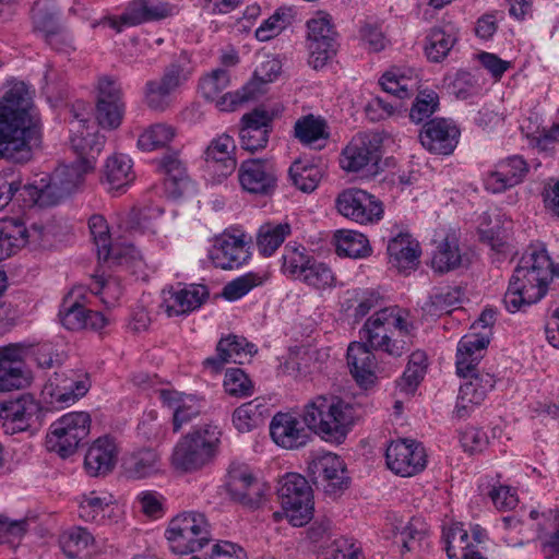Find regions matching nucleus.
<instances>
[{
	"label": "nucleus",
	"instance_id": "nucleus-20",
	"mask_svg": "<svg viewBox=\"0 0 559 559\" xmlns=\"http://www.w3.org/2000/svg\"><path fill=\"white\" fill-rule=\"evenodd\" d=\"M388 467L396 475L409 477L426 467L425 449L413 440H399L389 444L385 451Z\"/></svg>",
	"mask_w": 559,
	"mask_h": 559
},
{
	"label": "nucleus",
	"instance_id": "nucleus-36",
	"mask_svg": "<svg viewBox=\"0 0 559 559\" xmlns=\"http://www.w3.org/2000/svg\"><path fill=\"white\" fill-rule=\"evenodd\" d=\"M538 523V539L545 559H559V510L549 509L542 513Z\"/></svg>",
	"mask_w": 559,
	"mask_h": 559
},
{
	"label": "nucleus",
	"instance_id": "nucleus-45",
	"mask_svg": "<svg viewBox=\"0 0 559 559\" xmlns=\"http://www.w3.org/2000/svg\"><path fill=\"white\" fill-rule=\"evenodd\" d=\"M288 175L292 183L305 193L314 191L322 178V173L317 165L301 159L292 164Z\"/></svg>",
	"mask_w": 559,
	"mask_h": 559
},
{
	"label": "nucleus",
	"instance_id": "nucleus-26",
	"mask_svg": "<svg viewBox=\"0 0 559 559\" xmlns=\"http://www.w3.org/2000/svg\"><path fill=\"white\" fill-rule=\"evenodd\" d=\"M173 14V7L160 0H133L120 20H109L110 27L121 31L122 26H134L148 21H158Z\"/></svg>",
	"mask_w": 559,
	"mask_h": 559
},
{
	"label": "nucleus",
	"instance_id": "nucleus-41",
	"mask_svg": "<svg viewBox=\"0 0 559 559\" xmlns=\"http://www.w3.org/2000/svg\"><path fill=\"white\" fill-rule=\"evenodd\" d=\"M468 533L462 524L452 525L445 533V550L450 559H486L468 543Z\"/></svg>",
	"mask_w": 559,
	"mask_h": 559
},
{
	"label": "nucleus",
	"instance_id": "nucleus-8",
	"mask_svg": "<svg viewBox=\"0 0 559 559\" xmlns=\"http://www.w3.org/2000/svg\"><path fill=\"white\" fill-rule=\"evenodd\" d=\"M277 495L289 522L300 527L307 524L313 514L312 489L307 479L296 473H289L280 480Z\"/></svg>",
	"mask_w": 559,
	"mask_h": 559
},
{
	"label": "nucleus",
	"instance_id": "nucleus-42",
	"mask_svg": "<svg viewBox=\"0 0 559 559\" xmlns=\"http://www.w3.org/2000/svg\"><path fill=\"white\" fill-rule=\"evenodd\" d=\"M267 413L264 399L257 397L234 411L233 423L238 431L247 432L262 424Z\"/></svg>",
	"mask_w": 559,
	"mask_h": 559
},
{
	"label": "nucleus",
	"instance_id": "nucleus-57",
	"mask_svg": "<svg viewBox=\"0 0 559 559\" xmlns=\"http://www.w3.org/2000/svg\"><path fill=\"white\" fill-rule=\"evenodd\" d=\"M461 296L462 290L457 287L436 293L425 301L423 310L427 314L435 317H439L443 313H450L451 308L460 301Z\"/></svg>",
	"mask_w": 559,
	"mask_h": 559
},
{
	"label": "nucleus",
	"instance_id": "nucleus-52",
	"mask_svg": "<svg viewBox=\"0 0 559 559\" xmlns=\"http://www.w3.org/2000/svg\"><path fill=\"white\" fill-rule=\"evenodd\" d=\"M294 133L302 144L307 145L329 138L326 122L321 118H316L313 115L299 118L295 123Z\"/></svg>",
	"mask_w": 559,
	"mask_h": 559
},
{
	"label": "nucleus",
	"instance_id": "nucleus-16",
	"mask_svg": "<svg viewBox=\"0 0 559 559\" xmlns=\"http://www.w3.org/2000/svg\"><path fill=\"white\" fill-rule=\"evenodd\" d=\"M238 178L248 193L267 197L277 188L278 174L272 160L250 158L240 164Z\"/></svg>",
	"mask_w": 559,
	"mask_h": 559
},
{
	"label": "nucleus",
	"instance_id": "nucleus-60",
	"mask_svg": "<svg viewBox=\"0 0 559 559\" xmlns=\"http://www.w3.org/2000/svg\"><path fill=\"white\" fill-rule=\"evenodd\" d=\"M33 27L36 32L46 36L53 35V31L59 29L62 25L59 23L57 12L46 2L38 1L32 9Z\"/></svg>",
	"mask_w": 559,
	"mask_h": 559
},
{
	"label": "nucleus",
	"instance_id": "nucleus-35",
	"mask_svg": "<svg viewBox=\"0 0 559 559\" xmlns=\"http://www.w3.org/2000/svg\"><path fill=\"white\" fill-rule=\"evenodd\" d=\"M236 144L228 134H222L213 139L204 152V158L207 164L219 171L221 176H229L237 167V160L234 157Z\"/></svg>",
	"mask_w": 559,
	"mask_h": 559
},
{
	"label": "nucleus",
	"instance_id": "nucleus-47",
	"mask_svg": "<svg viewBox=\"0 0 559 559\" xmlns=\"http://www.w3.org/2000/svg\"><path fill=\"white\" fill-rule=\"evenodd\" d=\"M159 167L166 176V186L171 189V193L181 195L188 182V175L178 152L165 154L160 158Z\"/></svg>",
	"mask_w": 559,
	"mask_h": 559
},
{
	"label": "nucleus",
	"instance_id": "nucleus-43",
	"mask_svg": "<svg viewBox=\"0 0 559 559\" xmlns=\"http://www.w3.org/2000/svg\"><path fill=\"white\" fill-rule=\"evenodd\" d=\"M34 204L47 207L58 204L68 195L61 191L59 185H55L52 175H47L39 180L24 187Z\"/></svg>",
	"mask_w": 559,
	"mask_h": 559
},
{
	"label": "nucleus",
	"instance_id": "nucleus-11",
	"mask_svg": "<svg viewBox=\"0 0 559 559\" xmlns=\"http://www.w3.org/2000/svg\"><path fill=\"white\" fill-rule=\"evenodd\" d=\"M309 63L313 69L323 68L337 51V33L331 22V16L322 12L308 21Z\"/></svg>",
	"mask_w": 559,
	"mask_h": 559
},
{
	"label": "nucleus",
	"instance_id": "nucleus-50",
	"mask_svg": "<svg viewBox=\"0 0 559 559\" xmlns=\"http://www.w3.org/2000/svg\"><path fill=\"white\" fill-rule=\"evenodd\" d=\"M411 73L409 70L392 68L381 76L380 85L385 93L397 99L407 98L412 95L415 86Z\"/></svg>",
	"mask_w": 559,
	"mask_h": 559
},
{
	"label": "nucleus",
	"instance_id": "nucleus-61",
	"mask_svg": "<svg viewBox=\"0 0 559 559\" xmlns=\"http://www.w3.org/2000/svg\"><path fill=\"white\" fill-rule=\"evenodd\" d=\"M110 503V498L98 497L95 492H91L80 502L79 516L86 522H100L107 516L106 509Z\"/></svg>",
	"mask_w": 559,
	"mask_h": 559
},
{
	"label": "nucleus",
	"instance_id": "nucleus-24",
	"mask_svg": "<svg viewBox=\"0 0 559 559\" xmlns=\"http://www.w3.org/2000/svg\"><path fill=\"white\" fill-rule=\"evenodd\" d=\"M24 348L10 344L0 348V392L20 390L27 386L31 376L23 369Z\"/></svg>",
	"mask_w": 559,
	"mask_h": 559
},
{
	"label": "nucleus",
	"instance_id": "nucleus-13",
	"mask_svg": "<svg viewBox=\"0 0 559 559\" xmlns=\"http://www.w3.org/2000/svg\"><path fill=\"white\" fill-rule=\"evenodd\" d=\"M308 476L317 488L329 496H338L349 487L350 478L340 456L324 453L313 459L308 466Z\"/></svg>",
	"mask_w": 559,
	"mask_h": 559
},
{
	"label": "nucleus",
	"instance_id": "nucleus-9",
	"mask_svg": "<svg viewBox=\"0 0 559 559\" xmlns=\"http://www.w3.org/2000/svg\"><path fill=\"white\" fill-rule=\"evenodd\" d=\"M91 416L86 412H73L63 415L50 425L46 444L50 451L61 457L72 455L80 443L88 436Z\"/></svg>",
	"mask_w": 559,
	"mask_h": 559
},
{
	"label": "nucleus",
	"instance_id": "nucleus-12",
	"mask_svg": "<svg viewBox=\"0 0 559 559\" xmlns=\"http://www.w3.org/2000/svg\"><path fill=\"white\" fill-rule=\"evenodd\" d=\"M43 226L26 227L20 217L0 218V261L15 254L25 247L37 249L43 246Z\"/></svg>",
	"mask_w": 559,
	"mask_h": 559
},
{
	"label": "nucleus",
	"instance_id": "nucleus-33",
	"mask_svg": "<svg viewBox=\"0 0 559 559\" xmlns=\"http://www.w3.org/2000/svg\"><path fill=\"white\" fill-rule=\"evenodd\" d=\"M388 254L391 265L400 272L415 270L419 264V245L407 234H400L389 241Z\"/></svg>",
	"mask_w": 559,
	"mask_h": 559
},
{
	"label": "nucleus",
	"instance_id": "nucleus-32",
	"mask_svg": "<svg viewBox=\"0 0 559 559\" xmlns=\"http://www.w3.org/2000/svg\"><path fill=\"white\" fill-rule=\"evenodd\" d=\"M85 122L84 119L78 121V129L70 138V144L76 154L74 163H80L85 170H93L95 160L104 147L105 138L97 133L80 130V128H84L83 123Z\"/></svg>",
	"mask_w": 559,
	"mask_h": 559
},
{
	"label": "nucleus",
	"instance_id": "nucleus-54",
	"mask_svg": "<svg viewBox=\"0 0 559 559\" xmlns=\"http://www.w3.org/2000/svg\"><path fill=\"white\" fill-rule=\"evenodd\" d=\"M90 170L83 169L80 163L62 165L51 174L55 185H59L62 192L68 197L73 193L84 180V175Z\"/></svg>",
	"mask_w": 559,
	"mask_h": 559
},
{
	"label": "nucleus",
	"instance_id": "nucleus-25",
	"mask_svg": "<svg viewBox=\"0 0 559 559\" xmlns=\"http://www.w3.org/2000/svg\"><path fill=\"white\" fill-rule=\"evenodd\" d=\"M249 251L243 236L223 233L215 238L210 250V259L216 267L233 270L242 265L249 259Z\"/></svg>",
	"mask_w": 559,
	"mask_h": 559
},
{
	"label": "nucleus",
	"instance_id": "nucleus-31",
	"mask_svg": "<svg viewBox=\"0 0 559 559\" xmlns=\"http://www.w3.org/2000/svg\"><path fill=\"white\" fill-rule=\"evenodd\" d=\"M366 343L353 342L347 348V365L356 382L361 386L371 385L376 379L377 361Z\"/></svg>",
	"mask_w": 559,
	"mask_h": 559
},
{
	"label": "nucleus",
	"instance_id": "nucleus-6",
	"mask_svg": "<svg viewBox=\"0 0 559 559\" xmlns=\"http://www.w3.org/2000/svg\"><path fill=\"white\" fill-rule=\"evenodd\" d=\"M221 432L216 426L204 425L187 433L174 449L171 462L177 469L197 471L215 455Z\"/></svg>",
	"mask_w": 559,
	"mask_h": 559
},
{
	"label": "nucleus",
	"instance_id": "nucleus-3",
	"mask_svg": "<svg viewBox=\"0 0 559 559\" xmlns=\"http://www.w3.org/2000/svg\"><path fill=\"white\" fill-rule=\"evenodd\" d=\"M399 307L383 308L369 317L359 331L360 340L373 350L401 357L413 345V324Z\"/></svg>",
	"mask_w": 559,
	"mask_h": 559
},
{
	"label": "nucleus",
	"instance_id": "nucleus-10",
	"mask_svg": "<svg viewBox=\"0 0 559 559\" xmlns=\"http://www.w3.org/2000/svg\"><path fill=\"white\" fill-rule=\"evenodd\" d=\"M381 138L377 133H357L343 148L340 165L347 173L376 176L381 158Z\"/></svg>",
	"mask_w": 559,
	"mask_h": 559
},
{
	"label": "nucleus",
	"instance_id": "nucleus-4",
	"mask_svg": "<svg viewBox=\"0 0 559 559\" xmlns=\"http://www.w3.org/2000/svg\"><path fill=\"white\" fill-rule=\"evenodd\" d=\"M302 420L309 431L325 441L341 443L357 417L355 407L335 395H317L304 407Z\"/></svg>",
	"mask_w": 559,
	"mask_h": 559
},
{
	"label": "nucleus",
	"instance_id": "nucleus-63",
	"mask_svg": "<svg viewBox=\"0 0 559 559\" xmlns=\"http://www.w3.org/2000/svg\"><path fill=\"white\" fill-rule=\"evenodd\" d=\"M258 88L254 82H248L240 90L219 95L214 102L221 111H235L239 106L255 97Z\"/></svg>",
	"mask_w": 559,
	"mask_h": 559
},
{
	"label": "nucleus",
	"instance_id": "nucleus-44",
	"mask_svg": "<svg viewBox=\"0 0 559 559\" xmlns=\"http://www.w3.org/2000/svg\"><path fill=\"white\" fill-rule=\"evenodd\" d=\"M159 456L152 449L140 450L128 457L124 463V471L128 477L142 479L155 474L158 471Z\"/></svg>",
	"mask_w": 559,
	"mask_h": 559
},
{
	"label": "nucleus",
	"instance_id": "nucleus-22",
	"mask_svg": "<svg viewBox=\"0 0 559 559\" xmlns=\"http://www.w3.org/2000/svg\"><path fill=\"white\" fill-rule=\"evenodd\" d=\"M460 130L450 120L435 118L426 122L419 132L421 145L431 153L449 155L459 143Z\"/></svg>",
	"mask_w": 559,
	"mask_h": 559
},
{
	"label": "nucleus",
	"instance_id": "nucleus-49",
	"mask_svg": "<svg viewBox=\"0 0 559 559\" xmlns=\"http://www.w3.org/2000/svg\"><path fill=\"white\" fill-rule=\"evenodd\" d=\"M428 535V525L420 518H412L395 533V543L401 546V552L415 551L420 548Z\"/></svg>",
	"mask_w": 559,
	"mask_h": 559
},
{
	"label": "nucleus",
	"instance_id": "nucleus-21",
	"mask_svg": "<svg viewBox=\"0 0 559 559\" xmlns=\"http://www.w3.org/2000/svg\"><path fill=\"white\" fill-rule=\"evenodd\" d=\"M280 110L254 108L245 114L241 118L242 127L239 132L241 147L251 153L262 150L269 142V134L272 131V122Z\"/></svg>",
	"mask_w": 559,
	"mask_h": 559
},
{
	"label": "nucleus",
	"instance_id": "nucleus-17",
	"mask_svg": "<svg viewBox=\"0 0 559 559\" xmlns=\"http://www.w3.org/2000/svg\"><path fill=\"white\" fill-rule=\"evenodd\" d=\"M230 499L245 508L254 510L264 501V485L246 465H231L226 483Z\"/></svg>",
	"mask_w": 559,
	"mask_h": 559
},
{
	"label": "nucleus",
	"instance_id": "nucleus-2",
	"mask_svg": "<svg viewBox=\"0 0 559 559\" xmlns=\"http://www.w3.org/2000/svg\"><path fill=\"white\" fill-rule=\"evenodd\" d=\"M558 274L545 248H530L515 267L503 297L506 309L514 313L523 306L539 301L548 284Z\"/></svg>",
	"mask_w": 559,
	"mask_h": 559
},
{
	"label": "nucleus",
	"instance_id": "nucleus-51",
	"mask_svg": "<svg viewBox=\"0 0 559 559\" xmlns=\"http://www.w3.org/2000/svg\"><path fill=\"white\" fill-rule=\"evenodd\" d=\"M131 160L124 155H114L107 159L105 177L110 189L119 190L134 179Z\"/></svg>",
	"mask_w": 559,
	"mask_h": 559
},
{
	"label": "nucleus",
	"instance_id": "nucleus-40",
	"mask_svg": "<svg viewBox=\"0 0 559 559\" xmlns=\"http://www.w3.org/2000/svg\"><path fill=\"white\" fill-rule=\"evenodd\" d=\"M335 249L340 257L361 259L370 255L368 238L358 231L342 229L334 234Z\"/></svg>",
	"mask_w": 559,
	"mask_h": 559
},
{
	"label": "nucleus",
	"instance_id": "nucleus-18",
	"mask_svg": "<svg viewBox=\"0 0 559 559\" xmlns=\"http://www.w3.org/2000/svg\"><path fill=\"white\" fill-rule=\"evenodd\" d=\"M91 388L87 373H78L74 370L68 372H55L43 390L45 399L51 404L60 406L73 404L83 397Z\"/></svg>",
	"mask_w": 559,
	"mask_h": 559
},
{
	"label": "nucleus",
	"instance_id": "nucleus-58",
	"mask_svg": "<svg viewBox=\"0 0 559 559\" xmlns=\"http://www.w3.org/2000/svg\"><path fill=\"white\" fill-rule=\"evenodd\" d=\"M299 281L317 289H325L334 285L335 276L330 266L313 258Z\"/></svg>",
	"mask_w": 559,
	"mask_h": 559
},
{
	"label": "nucleus",
	"instance_id": "nucleus-29",
	"mask_svg": "<svg viewBox=\"0 0 559 559\" xmlns=\"http://www.w3.org/2000/svg\"><path fill=\"white\" fill-rule=\"evenodd\" d=\"M216 352V357L206 358L203 364L205 367H211L214 371H219L227 362L242 365L257 349L246 338L228 335L219 340Z\"/></svg>",
	"mask_w": 559,
	"mask_h": 559
},
{
	"label": "nucleus",
	"instance_id": "nucleus-19",
	"mask_svg": "<svg viewBox=\"0 0 559 559\" xmlns=\"http://www.w3.org/2000/svg\"><path fill=\"white\" fill-rule=\"evenodd\" d=\"M40 406L31 394L0 402V420L7 432L25 431L39 423Z\"/></svg>",
	"mask_w": 559,
	"mask_h": 559
},
{
	"label": "nucleus",
	"instance_id": "nucleus-1",
	"mask_svg": "<svg viewBox=\"0 0 559 559\" xmlns=\"http://www.w3.org/2000/svg\"><path fill=\"white\" fill-rule=\"evenodd\" d=\"M34 92L22 81H11L0 98V159L27 163L41 143V119Z\"/></svg>",
	"mask_w": 559,
	"mask_h": 559
},
{
	"label": "nucleus",
	"instance_id": "nucleus-30",
	"mask_svg": "<svg viewBox=\"0 0 559 559\" xmlns=\"http://www.w3.org/2000/svg\"><path fill=\"white\" fill-rule=\"evenodd\" d=\"M164 300L162 307L168 317L188 313L199 308L209 297V290L203 285H193L191 288L174 287L163 290Z\"/></svg>",
	"mask_w": 559,
	"mask_h": 559
},
{
	"label": "nucleus",
	"instance_id": "nucleus-5",
	"mask_svg": "<svg viewBox=\"0 0 559 559\" xmlns=\"http://www.w3.org/2000/svg\"><path fill=\"white\" fill-rule=\"evenodd\" d=\"M192 73L190 55L182 51L164 67L158 79L148 80L145 83L144 102L146 106L159 112L167 110L171 105L173 96L180 92L191 79Z\"/></svg>",
	"mask_w": 559,
	"mask_h": 559
},
{
	"label": "nucleus",
	"instance_id": "nucleus-53",
	"mask_svg": "<svg viewBox=\"0 0 559 559\" xmlns=\"http://www.w3.org/2000/svg\"><path fill=\"white\" fill-rule=\"evenodd\" d=\"M289 234L290 226L287 223L277 225L269 223L261 226L257 240L260 252L266 257L273 254Z\"/></svg>",
	"mask_w": 559,
	"mask_h": 559
},
{
	"label": "nucleus",
	"instance_id": "nucleus-27",
	"mask_svg": "<svg viewBox=\"0 0 559 559\" xmlns=\"http://www.w3.org/2000/svg\"><path fill=\"white\" fill-rule=\"evenodd\" d=\"M270 435L277 445L288 450L305 447L311 439L308 428L287 413H277L272 418Z\"/></svg>",
	"mask_w": 559,
	"mask_h": 559
},
{
	"label": "nucleus",
	"instance_id": "nucleus-46",
	"mask_svg": "<svg viewBox=\"0 0 559 559\" xmlns=\"http://www.w3.org/2000/svg\"><path fill=\"white\" fill-rule=\"evenodd\" d=\"M462 265V254L457 240L445 237L433 252L431 266L438 273H447Z\"/></svg>",
	"mask_w": 559,
	"mask_h": 559
},
{
	"label": "nucleus",
	"instance_id": "nucleus-14",
	"mask_svg": "<svg viewBox=\"0 0 559 559\" xmlns=\"http://www.w3.org/2000/svg\"><path fill=\"white\" fill-rule=\"evenodd\" d=\"M83 294V287H75L63 298L59 310L60 322L71 331L98 332L109 323V320L104 313L87 309L80 300L84 297Z\"/></svg>",
	"mask_w": 559,
	"mask_h": 559
},
{
	"label": "nucleus",
	"instance_id": "nucleus-59",
	"mask_svg": "<svg viewBox=\"0 0 559 559\" xmlns=\"http://www.w3.org/2000/svg\"><path fill=\"white\" fill-rule=\"evenodd\" d=\"M230 84V73L223 68L213 70L200 80L199 87L204 98L214 102Z\"/></svg>",
	"mask_w": 559,
	"mask_h": 559
},
{
	"label": "nucleus",
	"instance_id": "nucleus-55",
	"mask_svg": "<svg viewBox=\"0 0 559 559\" xmlns=\"http://www.w3.org/2000/svg\"><path fill=\"white\" fill-rule=\"evenodd\" d=\"M124 111V103L96 102L95 119L103 129L116 130L122 123Z\"/></svg>",
	"mask_w": 559,
	"mask_h": 559
},
{
	"label": "nucleus",
	"instance_id": "nucleus-62",
	"mask_svg": "<svg viewBox=\"0 0 559 559\" xmlns=\"http://www.w3.org/2000/svg\"><path fill=\"white\" fill-rule=\"evenodd\" d=\"M439 106V96L433 91L419 92L409 111V118L415 123H420L430 118Z\"/></svg>",
	"mask_w": 559,
	"mask_h": 559
},
{
	"label": "nucleus",
	"instance_id": "nucleus-7",
	"mask_svg": "<svg viewBox=\"0 0 559 559\" xmlns=\"http://www.w3.org/2000/svg\"><path fill=\"white\" fill-rule=\"evenodd\" d=\"M209 527L202 513L189 512L177 515L170 521L165 533L171 551L187 555L201 550L210 542Z\"/></svg>",
	"mask_w": 559,
	"mask_h": 559
},
{
	"label": "nucleus",
	"instance_id": "nucleus-38",
	"mask_svg": "<svg viewBox=\"0 0 559 559\" xmlns=\"http://www.w3.org/2000/svg\"><path fill=\"white\" fill-rule=\"evenodd\" d=\"M88 227L97 248L98 259L104 261L112 260L120 264L123 255L120 249L112 247L110 243L109 227L106 219L102 215H93L88 221Z\"/></svg>",
	"mask_w": 559,
	"mask_h": 559
},
{
	"label": "nucleus",
	"instance_id": "nucleus-37",
	"mask_svg": "<svg viewBox=\"0 0 559 559\" xmlns=\"http://www.w3.org/2000/svg\"><path fill=\"white\" fill-rule=\"evenodd\" d=\"M457 38L442 27H431L425 37L424 52L428 61L442 62L450 53Z\"/></svg>",
	"mask_w": 559,
	"mask_h": 559
},
{
	"label": "nucleus",
	"instance_id": "nucleus-48",
	"mask_svg": "<svg viewBox=\"0 0 559 559\" xmlns=\"http://www.w3.org/2000/svg\"><path fill=\"white\" fill-rule=\"evenodd\" d=\"M464 379L465 381L460 385L459 392L463 400L474 404H480L488 392L493 389L496 382L492 374L484 371L473 372Z\"/></svg>",
	"mask_w": 559,
	"mask_h": 559
},
{
	"label": "nucleus",
	"instance_id": "nucleus-28",
	"mask_svg": "<svg viewBox=\"0 0 559 559\" xmlns=\"http://www.w3.org/2000/svg\"><path fill=\"white\" fill-rule=\"evenodd\" d=\"M118 460V447L114 438L103 436L88 448L84 468L91 477H104L112 472Z\"/></svg>",
	"mask_w": 559,
	"mask_h": 559
},
{
	"label": "nucleus",
	"instance_id": "nucleus-56",
	"mask_svg": "<svg viewBox=\"0 0 559 559\" xmlns=\"http://www.w3.org/2000/svg\"><path fill=\"white\" fill-rule=\"evenodd\" d=\"M175 136V129L165 123H156L139 138L138 145L143 151H153L167 145Z\"/></svg>",
	"mask_w": 559,
	"mask_h": 559
},
{
	"label": "nucleus",
	"instance_id": "nucleus-34",
	"mask_svg": "<svg viewBox=\"0 0 559 559\" xmlns=\"http://www.w3.org/2000/svg\"><path fill=\"white\" fill-rule=\"evenodd\" d=\"M159 397L165 405L174 411L173 429L175 432L201 414V403L194 396H183L175 391L162 390Z\"/></svg>",
	"mask_w": 559,
	"mask_h": 559
},
{
	"label": "nucleus",
	"instance_id": "nucleus-23",
	"mask_svg": "<svg viewBox=\"0 0 559 559\" xmlns=\"http://www.w3.org/2000/svg\"><path fill=\"white\" fill-rule=\"evenodd\" d=\"M528 164L520 155L499 160L485 179V188L492 193H502L520 185L528 173Z\"/></svg>",
	"mask_w": 559,
	"mask_h": 559
},
{
	"label": "nucleus",
	"instance_id": "nucleus-39",
	"mask_svg": "<svg viewBox=\"0 0 559 559\" xmlns=\"http://www.w3.org/2000/svg\"><path fill=\"white\" fill-rule=\"evenodd\" d=\"M60 544L67 557L71 559H85L90 556L95 539L86 528L74 526L60 536Z\"/></svg>",
	"mask_w": 559,
	"mask_h": 559
},
{
	"label": "nucleus",
	"instance_id": "nucleus-64",
	"mask_svg": "<svg viewBox=\"0 0 559 559\" xmlns=\"http://www.w3.org/2000/svg\"><path fill=\"white\" fill-rule=\"evenodd\" d=\"M290 10L278 9L257 28L255 37L260 41L270 40L290 24Z\"/></svg>",
	"mask_w": 559,
	"mask_h": 559
},
{
	"label": "nucleus",
	"instance_id": "nucleus-15",
	"mask_svg": "<svg viewBox=\"0 0 559 559\" xmlns=\"http://www.w3.org/2000/svg\"><path fill=\"white\" fill-rule=\"evenodd\" d=\"M341 215L359 224L374 223L383 216V204L374 195L361 189H347L335 201Z\"/></svg>",
	"mask_w": 559,
	"mask_h": 559
}]
</instances>
